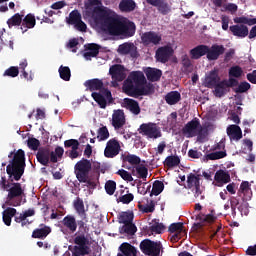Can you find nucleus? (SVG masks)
Listing matches in <instances>:
<instances>
[{
  "instance_id": "0e129e2a",
  "label": "nucleus",
  "mask_w": 256,
  "mask_h": 256,
  "mask_svg": "<svg viewBox=\"0 0 256 256\" xmlns=\"http://www.w3.org/2000/svg\"><path fill=\"white\" fill-rule=\"evenodd\" d=\"M122 161H141V158L135 154H131L128 151L122 153L121 155Z\"/></svg>"
},
{
  "instance_id": "4c0bfd02",
  "label": "nucleus",
  "mask_w": 256,
  "mask_h": 256,
  "mask_svg": "<svg viewBox=\"0 0 256 256\" xmlns=\"http://www.w3.org/2000/svg\"><path fill=\"white\" fill-rule=\"evenodd\" d=\"M86 89L89 91H101L103 89V80H99L98 78H94L91 80H87L84 83Z\"/></svg>"
},
{
  "instance_id": "9d476101",
  "label": "nucleus",
  "mask_w": 256,
  "mask_h": 256,
  "mask_svg": "<svg viewBox=\"0 0 256 256\" xmlns=\"http://www.w3.org/2000/svg\"><path fill=\"white\" fill-rule=\"evenodd\" d=\"M155 93V86L152 83H145L144 85L135 88L133 84L127 86V95L129 97H141L143 95H153Z\"/></svg>"
},
{
  "instance_id": "c756f323",
  "label": "nucleus",
  "mask_w": 256,
  "mask_h": 256,
  "mask_svg": "<svg viewBox=\"0 0 256 256\" xmlns=\"http://www.w3.org/2000/svg\"><path fill=\"white\" fill-rule=\"evenodd\" d=\"M214 95L221 99V97H225L227 93H229V88L227 87V80H222L217 83L214 87Z\"/></svg>"
},
{
  "instance_id": "b1692460",
  "label": "nucleus",
  "mask_w": 256,
  "mask_h": 256,
  "mask_svg": "<svg viewBox=\"0 0 256 256\" xmlns=\"http://www.w3.org/2000/svg\"><path fill=\"white\" fill-rule=\"evenodd\" d=\"M229 29L234 37H239L240 39H245L249 35V28L245 24L232 25Z\"/></svg>"
},
{
  "instance_id": "37998d69",
  "label": "nucleus",
  "mask_w": 256,
  "mask_h": 256,
  "mask_svg": "<svg viewBox=\"0 0 256 256\" xmlns=\"http://www.w3.org/2000/svg\"><path fill=\"white\" fill-rule=\"evenodd\" d=\"M119 232L121 235H124V233H126V235L133 236V235H135V233H137V226H135V224H133V222H130L128 224H124L119 229Z\"/></svg>"
},
{
  "instance_id": "c9c22d12",
  "label": "nucleus",
  "mask_w": 256,
  "mask_h": 256,
  "mask_svg": "<svg viewBox=\"0 0 256 256\" xmlns=\"http://www.w3.org/2000/svg\"><path fill=\"white\" fill-rule=\"evenodd\" d=\"M118 249L125 256H137L138 253L137 248L128 242H123Z\"/></svg>"
},
{
  "instance_id": "338daca9",
  "label": "nucleus",
  "mask_w": 256,
  "mask_h": 256,
  "mask_svg": "<svg viewBox=\"0 0 256 256\" xmlns=\"http://www.w3.org/2000/svg\"><path fill=\"white\" fill-rule=\"evenodd\" d=\"M117 175H120V177H122V179L124 181H133V176L131 175V173L127 172L126 170L120 169L117 172Z\"/></svg>"
},
{
  "instance_id": "864d4df0",
  "label": "nucleus",
  "mask_w": 256,
  "mask_h": 256,
  "mask_svg": "<svg viewBox=\"0 0 256 256\" xmlns=\"http://www.w3.org/2000/svg\"><path fill=\"white\" fill-rule=\"evenodd\" d=\"M27 147L31 149V151H37L41 148V141L35 137L28 138Z\"/></svg>"
},
{
  "instance_id": "7c9ffc66",
  "label": "nucleus",
  "mask_w": 256,
  "mask_h": 256,
  "mask_svg": "<svg viewBox=\"0 0 256 256\" xmlns=\"http://www.w3.org/2000/svg\"><path fill=\"white\" fill-rule=\"evenodd\" d=\"M208 46L200 44L190 50L191 59H201V57L207 56Z\"/></svg>"
},
{
  "instance_id": "393cba45",
  "label": "nucleus",
  "mask_w": 256,
  "mask_h": 256,
  "mask_svg": "<svg viewBox=\"0 0 256 256\" xmlns=\"http://www.w3.org/2000/svg\"><path fill=\"white\" fill-rule=\"evenodd\" d=\"M50 233L51 227L45 224H40L38 228L33 230L32 239H47Z\"/></svg>"
},
{
  "instance_id": "58836bf2",
  "label": "nucleus",
  "mask_w": 256,
  "mask_h": 256,
  "mask_svg": "<svg viewBox=\"0 0 256 256\" xmlns=\"http://www.w3.org/2000/svg\"><path fill=\"white\" fill-rule=\"evenodd\" d=\"M167 105H177L181 101V93L179 91L168 92L164 97Z\"/></svg>"
},
{
  "instance_id": "c85d7f7f",
  "label": "nucleus",
  "mask_w": 256,
  "mask_h": 256,
  "mask_svg": "<svg viewBox=\"0 0 256 256\" xmlns=\"http://www.w3.org/2000/svg\"><path fill=\"white\" fill-rule=\"evenodd\" d=\"M220 81L219 73L216 70H212L205 78V85L208 89H213Z\"/></svg>"
},
{
  "instance_id": "a211bd4d",
  "label": "nucleus",
  "mask_w": 256,
  "mask_h": 256,
  "mask_svg": "<svg viewBox=\"0 0 256 256\" xmlns=\"http://www.w3.org/2000/svg\"><path fill=\"white\" fill-rule=\"evenodd\" d=\"M161 40V35L154 31L145 32L141 35V41L146 47H148V45H159Z\"/></svg>"
},
{
  "instance_id": "ddd939ff",
  "label": "nucleus",
  "mask_w": 256,
  "mask_h": 256,
  "mask_svg": "<svg viewBox=\"0 0 256 256\" xmlns=\"http://www.w3.org/2000/svg\"><path fill=\"white\" fill-rule=\"evenodd\" d=\"M102 93V94H101ZM99 92H92V97L96 103H98L99 107L101 109H105L107 107V101L108 103H113V95L109 91V89H104Z\"/></svg>"
},
{
  "instance_id": "774afa93",
  "label": "nucleus",
  "mask_w": 256,
  "mask_h": 256,
  "mask_svg": "<svg viewBox=\"0 0 256 256\" xmlns=\"http://www.w3.org/2000/svg\"><path fill=\"white\" fill-rule=\"evenodd\" d=\"M133 199H135V196L129 193L120 197V202L123 203L124 205H129V203H131Z\"/></svg>"
},
{
  "instance_id": "f704fd0d",
  "label": "nucleus",
  "mask_w": 256,
  "mask_h": 256,
  "mask_svg": "<svg viewBox=\"0 0 256 256\" xmlns=\"http://www.w3.org/2000/svg\"><path fill=\"white\" fill-rule=\"evenodd\" d=\"M15 215H17V209L11 207L6 208L2 213L3 223L7 227H11V221Z\"/></svg>"
},
{
  "instance_id": "052dcab7",
  "label": "nucleus",
  "mask_w": 256,
  "mask_h": 256,
  "mask_svg": "<svg viewBox=\"0 0 256 256\" xmlns=\"http://www.w3.org/2000/svg\"><path fill=\"white\" fill-rule=\"evenodd\" d=\"M133 47H135V46L131 43H124L119 46L118 51L122 55H129L131 53V51H133Z\"/></svg>"
},
{
  "instance_id": "3c124183",
  "label": "nucleus",
  "mask_w": 256,
  "mask_h": 256,
  "mask_svg": "<svg viewBox=\"0 0 256 256\" xmlns=\"http://www.w3.org/2000/svg\"><path fill=\"white\" fill-rule=\"evenodd\" d=\"M8 157L11 161H25V151L19 149L16 152H10Z\"/></svg>"
},
{
  "instance_id": "4468645a",
  "label": "nucleus",
  "mask_w": 256,
  "mask_h": 256,
  "mask_svg": "<svg viewBox=\"0 0 256 256\" xmlns=\"http://www.w3.org/2000/svg\"><path fill=\"white\" fill-rule=\"evenodd\" d=\"M217 219V216H215V210H211V213L208 215L205 214H198L196 217L197 223H194L193 230L194 231H201L207 223H214V221Z\"/></svg>"
},
{
  "instance_id": "412c9836",
  "label": "nucleus",
  "mask_w": 256,
  "mask_h": 256,
  "mask_svg": "<svg viewBox=\"0 0 256 256\" xmlns=\"http://www.w3.org/2000/svg\"><path fill=\"white\" fill-rule=\"evenodd\" d=\"M125 123V112L123 110H115L112 115V127H114L115 131L123 129Z\"/></svg>"
},
{
  "instance_id": "a18cd8bd",
  "label": "nucleus",
  "mask_w": 256,
  "mask_h": 256,
  "mask_svg": "<svg viewBox=\"0 0 256 256\" xmlns=\"http://www.w3.org/2000/svg\"><path fill=\"white\" fill-rule=\"evenodd\" d=\"M21 23H23V15H21L19 13L14 14L7 21V25L9 27V29H11V27H19V25H21Z\"/></svg>"
},
{
  "instance_id": "72a5a7b5",
  "label": "nucleus",
  "mask_w": 256,
  "mask_h": 256,
  "mask_svg": "<svg viewBox=\"0 0 256 256\" xmlns=\"http://www.w3.org/2000/svg\"><path fill=\"white\" fill-rule=\"evenodd\" d=\"M145 73L148 81H151L152 83L160 81L163 75V72L157 68H147Z\"/></svg>"
},
{
  "instance_id": "49530a36",
  "label": "nucleus",
  "mask_w": 256,
  "mask_h": 256,
  "mask_svg": "<svg viewBox=\"0 0 256 256\" xmlns=\"http://www.w3.org/2000/svg\"><path fill=\"white\" fill-rule=\"evenodd\" d=\"M60 79L63 81H71V68L61 65L58 69Z\"/></svg>"
},
{
  "instance_id": "603ef678",
  "label": "nucleus",
  "mask_w": 256,
  "mask_h": 256,
  "mask_svg": "<svg viewBox=\"0 0 256 256\" xmlns=\"http://www.w3.org/2000/svg\"><path fill=\"white\" fill-rule=\"evenodd\" d=\"M163 189H165V184L159 180H156L153 183L151 195H161V193H163Z\"/></svg>"
},
{
  "instance_id": "20e7f679",
  "label": "nucleus",
  "mask_w": 256,
  "mask_h": 256,
  "mask_svg": "<svg viewBox=\"0 0 256 256\" xmlns=\"http://www.w3.org/2000/svg\"><path fill=\"white\" fill-rule=\"evenodd\" d=\"M63 153L65 149L61 146H57L55 151H51L48 146H42L37 150L36 159L37 161H57L63 159Z\"/></svg>"
},
{
  "instance_id": "6ab92c4d",
  "label": "nucleus",
  "mask_w": 256,
  "mask_h": 256,
  "mask_svg": "<svg viewBox=\"0 0 256 256\" xmlns=\"http://www.w3.org/2000/svg\"><path fill=\"white\" fill-rule=\"evenodd\" d=\"M226 133L231 141H235V143L241 141L243 139V130H241V127L237 124H231L227 127Z\"/></svg>"
},
{
  "instance_id": "0eeeda50",
  "label": "nucleus",
  "mask_w": 256,
  "mask_h": 256,
  "mask_svg": "<svg viewBox=\"0 0 256 256\" xmlns=\"http://www.w3.org/2000/svg\"><path fill=\"white\" fill-rule=\"evenodd\" d=\"M91 169V161H78L75 164L74 173L79 183H87Z\"/></svg>"
},
{
  "instance_id": "a878e982",
  "label": "nucleus",
  "mask_w": 256,
  "mask_h": 256,
  "mask_svg": "<svg viewBox=\"0 0 256 256\" xmlns=\"http://www.w3.org/2000/svg\"><path fill=\"white\" fill-rule=\"evenodd\" d=\"M123 107H125V109H128V111H130V113H133V115H139V113H141V107L139 106V102L131 98H125L123 100Z\"/></svg>"
},
{
  "instance_id": "4be33fe9",
  "label": "nucleus",
  "mask_w": 256,
  "mask_h": 256,
  "mask_svg": "<svg viewBox=\"0 0 256 256\" xmlns=\"http://www.w3.org/2000/svg\"><path fill=\"white\" fill-rule=\"evenodd\" d=\"M169 233H173L171 241H179L183 235H185V230L183 229V223L177 222L172 223L168 228Z\"/></svg>"
},
{
  "instance_id": "8fccbe9b",
  "label": "nucleus",
  "mask_w": 256,
  "mask_h": 256,
  "mask_svg": "<svg viewBox=\"0 0 256 256\" xmlns=\"http://www.w3.org/2000/svg\"><path fill=\"white\" fill-rule=\"evenodd\" d=\"M234 23H238L240 25H256V18H247L245 16L242 17H236L234 19Z\"/></svg>"
},
{
  "instance_id": "e2e57ef3",
  "label": "nucleus",
  "mask_w": 256,
  "mask_h": 256,
  "mask_svg": "<svg viewBox=\"0 0 256 256\" xmlns=\"http://www.w3.org/2000/svg\"><path fill=\"white\" fill-rule=\"evenodd\" d=\"M150 231L159 235L165 231V225L163 223L156 222L150 227Z\"/></svg>"
},
{
  "instance_id": "39448f33",
  "label": "nucleus",
  "mask_w": 256,
  "mask_h": 256,
  "mask_svg": "<svg viewBox=\"0 0 256 256\" xmlns=\"http://www.w3.org/2000/svg\"><path fill=\"white\" fill-rule=\"evenodd\" d=\"M140 251L147 256H159L163 253V244L161 241L144 239L140 242Z\"/></svg>"
},
{
  "instance_id": "2f4dec72",
  "label": "nucleus",
  "mask_w": 256,
  "mask_h": 256,
  "mask_svg": "<svg viewBox=\"0 0 256 256\" xmlns=\"http://www.w3.org/2000/svg\"><path fill=\"white\" fill-rule=\"evenodd\" d=\"M63 227L71 231V233H75L77 231V220L73 215H67L61 221Z\"/></svg>"
},
{
  "instance_id": "5701e85b",
  "label": "nucleus",
  "mask_w": 256,
  "mask_h": 256,
  "mask_svg": "<svg viewBox=\"0 0 256 256\" xmlns=\"http://www.w3.org/2000/svg\"><path fill=\"white\" fill-rule=\"evenodd\" d=\"M173 55V50L169 46L160 47L156 51V60L159 63H167Z\"/></svg>"
},
{
  "instance_id": "13d9d810",
  "label": "nucleus",
  "mask_w": 256,
  "mask_h": 256,
  "mask_svg": "<svg viewBox=\"0 0 256 256\" xmlns=\"http://www.w3.org/2000/svg\"><path fill=\"white\" fill-rule=\"evenodd\" d=\"M3 77H11V78L19 77V67L17 66L9 67L3 73Z\"/></svg>"
},
{
  "instance_id": "09e8293b",
  "label": "nucleus",
  "mask_w": 256,
  "mask_h": 256,
  "mask_svg": "<svg viewBox=\"0 0 256 256\" xmlns=\"http://www.w3.org/2000/svg\"><path fill=\"white\" fill-rule=\"evenodd\" d=\"M223 157H227V152L225 151H216L209 153L205 156L206 161H217V159H223Z\"/></svg>"
},
{
  "instance_id": "2eb2a0df",
  "label": "nucleus",
  "mask_w": 256,
  "mask_h": 256,
  "mask_svg": "<svg viewBox=\"0 0 256 256\" xmlns=\"http://www.w3.org/2000/svg\"><path fill=\"white\" fill-rule=\"evenodd\" d=\"M120 151L121 144H119V140L112 138L106 144L104 156L107 157V159H113V157H117Z\"/></svg>"
},
{
  "instance_id": "a19ab883",
  "label": "nucleus",
  "mask_w": 256,
  "mask_h": 256,
  "mask_svg": "<svg viewBox=\"0 0 256 256\" xmlns=\"http://www.w3.org/2000/svg\"><path fill=\"white\" fill-rule=\"evenodd\" d=\"M135 7H137V4L133 0H122L119 3V9L124 13H130V11H135Z\"/></svg>"
},
{
  "instance_id": "aec40b11",
  "label": "nucleus",
  "mask_w": 256,
  "mask_h": 256,
  "mask_svg": "<svg viewBox=\"0 0 256 256\" xmlns=\"http://www.w3.org/2000/svg\"><path fill=\"white\" fill-rule=\"evenodd\" d=\"M225 54V46L219 44H213L211 47L208 46L206 57L208 61H217L220 55Z\"/></svg>"
},
{
  "instance_id": "680f3d73",
  "label": "nucleus",
  "mask_w": 256,
  "mask_h": 256,
  "mask_svg": "<svg viewBox=\"0 0 256 256\" xmlns=\"http://www.w3.org/2000/svg\"><path fill=\"white\" fill-rule=\"evenodd\" d=\"M249 89H251V84H249L247 81H244L241 82L234 91L235 93H247Z\"/></svg>"
},
{
  "instance_id": "dca6fc26",
  "label": "nucleus",
  "mask_w": 256,
  "mask_h": 256,
  "mask_svg": "<svg viewBox=\"0 0 256 256\" xmlns=\"http://www.w3.org/2000/svg\"><path fill=\"white\" fill-rule=\"evenodd\" d=\"M109 73L113 81H117L118 83L125 81L127 77V73H125V66L121 64L112 65L109 69Z\"/></svg>"
},
{
  "instance_id": "f3484780",
  "label": "nucleus",
  "mask_w": 256,
  "mask_h": 256,
  "mask_svg": "<svg viewBox=\"0 0 256 256\" xmlns=\"http://www.w3.org/2000/svg\"><path fill=\"white\" fill-rule=\"evenodd\" d=\"M201 178L193 173H190L187 177L186 189H193L194 197L201 195Z\"/></svg>"
},
{
  "instance_id": "c03bdc74",
  "label": "nucleus",
  "mask_w": 256,
  "mask_h": 256,
  "mask_svg": "<svg viewBox=\"0 0 256 256\" xmlns=\"http://www.w3.org/2000/svg\"><path fill=\"white\" fill-rule=\"evenodd\" d=\"M156 8L161 15H169V13H171V6H169L167 0H160L158 5H156Z\"/></svg>"
},
{
  "instance_id": "69168bd1",
  "label": "nucleus",
  "mask_w": 256,
  "mask_h": 256,
  "mask_svg": "<svg viewBox=\"0 0 256 256\" xmlns=\"http://www.w3.org/2000/svg\"><path fill=\"white\" fill-rule=\"evenodd\" d=\"M139 163L138 161H124L122 163V167L124 169H128V171H131L132 175H135V165Z\"/></svg>"
},
{
  "instance_id": "473e14b6",
  "label": "nucleus",
  "mask_w": 256,
  "mask_h": 256,
  "mask_svg": "<svg viewBox=\"0 0 256 256\" xmlns=\"http://www.w3.org/2000/svg\"><path fill=\"white\" fill-rule=\"evenodd\" d=\"M241 194L244 195L245 201H251V197H253V192L251 191V185L248 181H243L240 184V189L238 190L239 197H241Z\"/></svg>"
},
{
  "instance_id": "6e6552de",
  "label": "nucleus",
  "mask_w": 256,
  "mask_h": 256,
  "mask_svg": "<svg viewBox=\"0 0 256 256\" xmlns=\"http://www.w3.org/2000/svg\"><path fill=\"white\" fill-rule=\"evenodd\" d=\"M138 132L140 135L147 137V139H159V137H162L163 135L161 133V128L152 122L141 124Z\"/></svg>"
},
{
  "instance_id": "bf43d9fd",
  "label": "nucleus",
  "mask_w": 256,
  "mask_h": 256,
  "mask_svg": "<svg viewBox=\"0 0 256 256\" xmlns=\"http://www.w3.org/2000/svg\"><path fill=\"white\" fill-rule=\"evenodd\" d=\"M115 189H117V183L113 180H108L105 183V191L108 195H114Z\"/></svg>"
},
{
  "instance_id": "bb28decb",
  "label": "nucleus",
  "mask_w": 256,
  "mask_h": 256,
  "mask_svg": "<svg viewBox=\"0 0 256 256\" xmlns=\"http://www.w3.org/2000/svg\"><path fill=\"white\" fill-rule=\"evenodd\" d=\"M36 20H35V15L33 14H27L24 19H22V24H21V31L22 33H27L28 29H33L36 25Z\"/></svg>"
},
{
  "instance_id": "de8ad7c7",
  "label": "nucleus",
  "mask_w": 256,
  "mask_h": 256,
  "mask_svg": "<svg viewBox=\"0 0 256 256\" xmlns=\"http://www.w3.org/2000/svg\"><path fill=\"white\" fill-rule=\"evenodd\" d=\"M118 221L123 225L133 223V212H121L118 216Z\"/></svg>"
},
{
  "instance_id": "6e6d98bb",
  "label": "nucleus",
  "mask_w": 256,
  "mask_h": 256,
  "mask_svg": "<svg viewBox=\"0 0 256 256\" xmlns=\"http://www.w3.org/2000/svg\"><path fill=\"white\" fill-rule=\"evenodd\" d=\"M79 21H81V13H79V10L70 12L67 23L69 25H75L76 23H79Z\"/></svg>"
},
{
  "instance_id": "e433bc0d",
  "label": "nucleus",
  "mask_w": 256,
  "mask_h": 256,
  "mask_svg": "<svg viewBox=\"0 0 256 256\" xmlns=\"http://www.w3.org/2000/svg\"><path fill=\"white\" fill-rule=\"evenodd\" d=\"M99 49H101V46L97 44H88V46H86L87 52L84 53V57L87 61H91V57H97L99 55Z\"/></svg>"
},
{
  "instance_id": "1a4fd4ad",
  "label": "nucleus",
  "mask_w": 256,
  "mask_h": 256,
  "mask_svg": "<svg viewBox=\"0 0 256 256\" xmlns=\"http://www.w3.org/2000/svg\"><path fill=\"white\" fill-rule=\"evenodd\" d=\"M147 83V78H145V74L141 71H133L129 74L126 83L124 84V92L127 95V87L132 85L134 89H139V87H143Z\"/></svg>"
},
{
  "instance_id": "423d86ee",
  "label": "nucleus",
  "mask_w": 256,
  "mask_h": 256,
  "mask_svg": "<svg viewBox=\"0 0 256 256\" xmlns=\"http://www.w3.org/2000/svg\"><path fill=\"white\" fill-rule=\"evenodd\" d=\"M182 133L188 138L198 136V139H201V137H203V133H207V129L201 126L199 118H194L185 124V126L182 128Z\"/></svg>"
},
{
  "instance_id": "cd10ccee",
  "label": "nucleus",
  "mask_w": 256,
  "mask_h": 256,
  "mask_svg": "<svg viewBox=\"0 0 256 256\" xmlns=\"http://www.w3.org/2000/svg\"><path fill=\"white\" fill-rule=\"evenodd\" d=\"M73 207L80 219H86L87 210H85V203L83 202V199L77 197L73 201Z\"/></svg>"
},
{
  "instance_id": "f03ea898",
  "label": "nucleus",
  "mask_w": 256,
  "mask_h": 256,
  "mask_svg": "<svg viewBox=\"0 0 256 256\" xmlns=\"http://www.w3.org/2000/svg\"><path fill=\"white\" fill-rule=\"evenodd\" d=\"M0 187L3 191H7L8 195L6 197V205L10 207H19L23 202V195L25 191L21 186V183H15L13 180H7V178L2 177L0 180Z\"/></svg>"
},
{
  "instance_id": "7ed1b4c3",
  "label": "nucleus",
  "mask_w": 256,
  "mask_h": 256,
  "mask_svg": "<svg viewBox=\"0 0 256 256\" xmlns=\"http://www.w3.org/2000/svg\"><path fill=\"white\" fill-rule=\"evenodd\" d=\"M74 252L73 256H85L91 253V241H89V235L85 234V232L78 231L74 238Z\"/></svg>"
},
{
  "instance_id": "79ce46f5",
  "label": "nucleus",
  "mask_w": 256,
  "mask_h": 256,
  "mask_svg": "<svg viewBox=\"0 0 256 256\" xmlns=\"http://www.w3.org/2000/svg\"><path fill=\"white\" fill-rule=\"evenodd\" d=\"M214 180L216 183L227 184L231 181V176L229 175V173H227L223 170H219L216 172V174L214 176Z\"/></svg>"
},
{
  "instance_id": "f8f14e48",
  "label": "nucleus",
  "mask_w": 256,
  "mask_h": 256,
  "mask_svg": "<svg viewBox=\"0 0 256 256\" xmlns=\"http://www.w3.org/2000/svg\"><path fill=\"white\" fill-rule=\"evenodd\" d=\"M79 145V140L77 139H69L64 141V147L66 149L71 148V150L65 152V155H67V157H70V159H77V157H81L83 151L79 149Z\"/></svg>"
},
{
  "instance_id": "9b49d317",
  "label": "nucleus",
  "mask_w": 256,
  "mask_h": 256,
  "mask_svg": "<svg viewBox=\"0 0 256 256\" xmlns=\"http://www.w3.org/2000/svg\"><path fill=\"white\" fill-rule=\"evenodd\" d=\"M6 173L13 177L14 181H19L25 173V161H11L6 167Z\"/></svg>"
},
{
  "instance_id": "4d7b16f0",
  "label": "nucleus",
  "mask_w": 256,
  "mask_h": 256,
  "mask_svg": "<svg viewBox=\"0 0 256 256\" xmlns=\"http://www.w3.org/2000/svg\"><path fill=\"white\" fill-rule=\"evenodd\" d=\"M97 133L98 141H107L109 139V129H107V126L99 128Z\"/></svg>"
},
{
  "instance_id": "5fc2aeb1",
  "label": "nucleus",
  "mask_w": 256,
  "mask_h": 256,
  "mask_svg": "<svg viewBox=\"0 0 256 256\" xmlns=\"http://www.w3.org/2000/svg\"><path fill=\"white\" fill-rule=\"evenodd\" d=\"M228 75L229 77H234L235 79H239V77L243 76V68H241V66L239 65L232 66L229 69Z\"/></svg>"
},
{
  "instance_id": "f257e3e1",
  "label": "nucleus",
  "mask_w": 256,
  "mask_h": 256,
  "mask_svg": "<svg viewBox=\"0 0 256 256\" xmlns=\"http://www.w3.org/2000/svg\"><path fill=\"white\" fill-rule=\"evenodd\" d=\"M99 5H103L101 0H88L85 3V8L94 7L92 10V19L96 25H100L105 33L115 37L121 36L125 38L135 35V23L129 21L127 18H117L113 10Z\"/></svg>"
},
{
  "instance_id": "ea45409f",
  "label": "nucleus",
  "mask_w": 256,
  "mask_h": 256,
  "mask_svg": "<svg viewBox=\"0 0 256 256\" xmlns=\"http://www.w3.org/2000/svg\"><path fill=\"white\" fill-rule=\"evenodd\" d=\"M134 168V175H138L139 179H147L149 175V169H147L141 161H137Z\"/></svg>"
}]
</instances>
